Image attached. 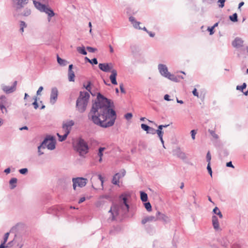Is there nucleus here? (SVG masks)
Returning <instances> with one entry per match:
<instances>
[{
    "mask_svg": "<svg viewBox=\"0 0 248 248\" xmlns=\"http://www.w3.org/2000/svg\"><path fill=\"white\" fill-rule=\"evenodd\" d=\"M120 175L119 173H117L113 177L112 183L115 185H118L119 183V179L120 178Z\"/></svg>",
    "mask_w": 248,
    "mask_h": 248,
    "instance_id": "4be33fe9",
    "label": "nucleus"
},
{
    "mask_svg": "<svg viewBox=\"0 0 248 248\" xmlns=\"http://www.w3.org/2000/svg\"><path fill=\"white\" fill-rule=\"evenodd\" d=\"M206 161L208 162V164H211V155L210 151H208L207 153L206 156Z\"/></svg>",
    "mask_w": 248,
    "mask_h": 248,
    "instance_id": "58836bf2",
    "label": "nucleus"
},
{
    "mask_svg": "<svg viewBox=\"0 0 248 248\" xmlns=\"http://www.w3.org/2000/svg\"><path fill=\"white\" fill-rule=\"evenodd\" d=\"M31 11L30 9H28V8H26L23 13L22 14V15L23 16H29V15H31Z\"/></svg>",
    "mask_w": 248,
    "mask_h": 248,
    "instance_id": "f704fd0d",
    "label": "nucleus"
},
{
    "mask_svg": "<svg viewBox=\"0 0 248 248\" xmlns=\"http://www.w3.org/2000/svg\"><path fill=\"white\" fill-rule=\"evenodd\" d=\"M108 212L109 213H111V216H112V220H115V216H114V212H115L116 215H118V211H115L114 209L113 210V211H112V208H111V209L109 210V211Z\"/></svg>",
    "mask_w": 248,
    "mask_h": 248,
    "instance_id": "79ce46f5",
    "label": "nucleus"
},
{
    "mask_svg": "<svg viewBox=\"0 0 248 248\" xmlns=\"http://www.w3.org/2000/svg\"><path fill=\"white\" fill-rule=\"evenodd\" d=\"M213 212L214 214L218 215L220 218H221L223 217L222 214L217 207H216L214 208Z\"/></svg>",
    "mask_w": 248,
    "mask_h": 248,
    "instance_id": "c756f323",
    "label": "nucleus"
},
{
    "mask_svg": "<svg viewBox=\"0 0 248 248\" xmlns=\"http://www.w3.org/2000/svg\"><path fill=\"white\" fill-rule=\"evenodd\" d=\"M229 18L232 22H237L238 21V16L237 13H235L232 16H230Z\"/></svg>",
    "mask_w": 248,
    "mask_h": 248,
    "instance_id": "7c9ffc66",
    "label": "nucleus"
},
{
    "mask_svg": "<svg viewBox=\"0 0 248 248\" xmlns=\"http://www.w3.org/2000/svg\"><path fill=\"white\" fill-rule=\"evenodd\" d=\"M77 50L78 53L84 55H86L87 54V51L85 50V48L84 46L77 47Z\"/></svg>",
    "mask_w": 248,
    "mask_h": 248,
    "instance_id": "cd10ccee",
    "label": "nucleus"
},
{
    "mask_svg": "<svg viewBox=\"0 0 248 248\" xmlns=\"http://www.w3.org/2000/svg\"><path fill=\"white\" fill-rule=\"evenodd\" d=\"M244 41L240 37H236L232 42V45L233 47L238 48L243 46Z\"/></svg>",
    "mask_w": 248,
    "mask_h": 248,
    "instance_id": "4468645a",
    "label": "nucleus"
},
{
    "mask_svg": "<svg viewBox=\"0 0 248 248\" xmlns=\"http://www.w3.org/2000/svg\"><path fill=\"white\" fill-rule=\"evenodd\" d=\"M219 242L221 246L225 248L227 247L229 244V242L226 238H222L219 239Z\"/></svg>",
    "mask_w": 248,
    "mask_h": 248,
    "instance_id": "393cba45",
    "label": "nucleus"
},
{
    "mask_svg": "<svg viewBox=\"0 0 248 248\" xmlns=\"http://www.w3.org/2000/svg\"><path fill=\"white\" fill-rule=\"evenodd\" d=\"M190 133H191V138L192 139V140H195V135L196 134V131L195 130H192L190 132Z\"/></svg>",
    "mask_w": 248,
    "mask_h": 248,
    "instance_id": "3c124183",
    "label": "nucleus"
},
{
    "mask_svg": "<svg viewBox=\"0 0 248 248\" xmlns=\"http://www.w3.org/2000/svg\"><path fill=\"white\" fill-rule=\"evenodd\" d=\"M73 65V64H70L68 67V80L69 81H74L75 80V73L72 70Z\"/></svg>",
    "mask_w": 248,
    "mask_h": 248,
    "instance_id": "a211bd4d",
    "label": "nucleus"
},
{
    "mask_svg": "<svg viewBox=\"0 0 248 248\" xmlns=\"http://www.w3.org/2000/svg\"><path fill=\"white\" fill-rule=\"evenodd\" d=\"M42 148V146L41 145H39L38 147V154H39V155H42L43 154H44V153L41 152V149Z\"/></svg>",
    "mask_w": 248,
    "mask_h": 248,
    "instance_id": "052dcab7",
    "label": "nucleus"
},
{
    "mask_svg": "<svg viewBox=\"0 0 248 248\" xmlns=\"http://www.w3.org/2000/svg\"><path fill=\"white\" fill-rule=\"evenodd\" d=\"M43 149L46 147L50 150H54L56 147V140L54 136L47 135L44 139L41 144Z\"/></svg>",
    "mask_w": 248,
    "mask_h": 248,
    "instance_id": "39448f33",
    "label": "nucleus"
},
{
    "mask_svg": "<svg viewBox=\"0 0 248 248\" xmlns=\"http://www.w3.org/2000/svg\"><path fill=\"white\" fill-rule=\"evenodd\" d=\"M28 170L27 168L21 169L19 170L20 173L22 174H25L28 172Z\"/></svg>",
    "mask_w": 248,
    "mask_h": 248,
    "instance_id": "de8ad7c7",
    "label": "nucleus"
},
{
    "mask_svg": "<svg viewBox=\"0 0 248 248\" xmlns=\"http://www.w3.org/2000/svg\"><path fill=\"white\" fill-rule=\"evenodd\" d=\"M166 78H167L169 79L170 80L174 81V82H178V78L177 77H176L174 75L171 74L169 72V73L167 75V76L165 77Z\"/></svg>",
    "mask_w": 248,
    "mask_h": 248,
    "instance_id": "a878e982",
    "label": "nucleus"
},
{
    "mask_svg": "<svg viewBox=\"0 0 248 248\" xmlns=\"http://www.w3.org/2000/svg\"><path fill=\"white\" fill-rule=\"evenodd\" d=\"M226 166L227 167H231V168H234V166L232 164V161H230V162H227L226 163Z\"/></svg>",
    "mask_w": 248,
    "mask_h": 248,
    "instance_id": "680f3d73",
    "label": "nucleus"
},
{
    "mask_svg": "<svg viewBox=\"0 0 248 248\" xmlns=\"http://www.w3.org/2000/svg\"><path fill=\"white\" fill-rule=\"evenodd\" d=\"M43 90V87L42 86H40L39 89H38L37 91V93H36V94L37 95H39L40 93V92H41Z\"/></svg>",
    "mask_w": 248,
    "mask_h": 248,
    "instance_id": "e2e57ef3",
    "label": "nucleus"
},
{
    "mask_svg": "<svg viewBox=\"0 0 248 248\" xmlns=\"http://www.w3.org/2000/svg\"><path fill=\"white\" fill-rule=\"evenodd\" d=\"M156 220L162 221L164 222L165 223H167L170 221V219L169 217L158 211H157L156 213Z\"/></svg>",
    "mask_w": 248,
    "mask_h": 248,
    "instance_id": "9b49d317",
    "label": "nucleus"
},
{
    "mask_svg": "<svg viewBox=\"0 0 248 248\" xmlns=\"http://www.w3.org/2000/svg\"><path fill=\"white\" fill-rule=\"evenodd\" d=\"M192 93L194 96H197L198 97H199V93L196 88H194V90H193Z\"/></svg>",
    "mask_w": 248,
    "mask_h": 248,
    "instance_id": "13d9d810",
    "label": "nucleus"
},
{
    "mask_svg": "<svg viewBox=\"0 0 248 248\" xmlns=\"http://www.w3.org/2000/svg\"><path fill=\"white\" fill-rule=\"evenodd\" d=\"M140 199L143 202H146L148 200V195L146 193L143 191H140Z\"/></svg>",
    "mask_w": 248,
    "mask_h": 248,
    "instance_id": "bb28decb",
    "label": "nucleus"
},
{
    "mask_svg": "<svg viewBox=\"0 0 248 248\" xmlns=\"http://www.w3.org/2000/svg\"><path fill=\"white\" fill-rule=\"evenodd\" d=\"M149 36L151 37H154L155 35V33L154 32H153L152 31H148L147 32Z\"/></svg>",
    "mask_w": 248,
    "mask_h": 248,
    "instance_id": "774afa93",
    "label": "nucleus"
},
{
    "mask_svg": "<svg viewBox=\"0 0 248 248\" xmlns=\"http://www.w3.org/2000/svg\"><path fill=\"white\" fill-rule=\"evenodd\" d=\"M0 109L2 113L6 114L7 113V109L5 106L0 103Z\"/></svg>",
    "mask_w": 248,
    "mask_h": 248,
    "instance_id": "4c0bfd02",
    "label": "nucleus"
},
{
    "mask_svg": "<svg viewBox=\"0 0 248 248\" xmlns=\"http://www.w3.org/2000/svg\"><path fill=\"white\" fill-rule=\"evenodd\" d=\"M120 89L121 91V92L123 93H125V91L124 88V85L123 83H121L120 84Z\"/></svg>",
    "mask_w": 248,
    "mask_h": 248,
    "instance_id": "5fc2aeb1",
    "label": "nucleus"
},
{
    "mask_svg": "<svg viewBox=\"0 0 248 248\" xmlns=\"http://www.w3.org/2000/svg\"><path fill=\"white\" fill-rule=\"evenodd\" d=\"M73 186L74 190L76 189V187H83L85 186L87 184V179L83 177H76L72 179Z\"/></svg>",
    "mask_w": 248,
    "mask_h": 248,
    "instance_id": "423d86ee",
    "label": "nucleus"
},
{
    "mask_svg": "<svg viewBox=\"0 0 248 248\" xmlns=\"http://www.w3.org/2000/svg\"><path fill=\"white\" fill-rule=\"evenodd\" d=\"M90 94L87 92H80L76 101V108L80 113L85 111L89 102Z\"/></svg>",
    "mask_w": 248,
    "mask_h": 248,
    "instance_id": "f03ea898",
    "label": "nucleus"
},
{
    "mask_svg": "<svg viewBox=\"0 0 248 248\" xmlns=\"http://www.w3.org/2000/svg\"><path fill=\"white\" fill-rule=\"evenodd\" d=\"M57 60L58 63L62 66H64L67 65L68 62L64 59L61 58L58 55L57 56Z\"/></svg>",
    "mask_w": 248,
    "mask_h": 248,
    "instance_id": "412c9836",
    "label": "nucleus"
},
{
    "mask_svg": "<svg viewBox=\"0 0 248 248\" xmlns=\"http://www.w3.org/2000/svg\"><path fill=\"white\" fill-rule=\"evenodd\" d=\"M90 63L92 64H97L98 63V61L96 58H94L93 59L91 60Z\"/></svg>",
    "mask_w": 248,
    "mask_h": 248,
    "instance_id": "864d4df0",
    "label": "nucleus"
},
{
    "mask_svg": "<svg viewBox=\"0 0 248 248\" xmlns=\"http://www.w3.org/2000/svg\"><path fill=\"white\" fill-rule=\"evenodd\" d=\"M58 95V90L56 87H53L51 89L50 96V103L52 105H54L57 101Z\"/></svg>",
    "mask_w": 248,
    "mask_h": 248,
    "instance_id": "6e6552de",
    "label": "nucleus"
},
{
    "mask_svg": "<svg viewBox=\"0 0 248 248\" xmlns=\"http://www.w3.org/2000/svg\"><path fill=\"white\" fill-rule=\"evenodd\" d=\"M74 124L75 123L73 120H69L63 123L62 124V128L64 132L69 134L72 129V127Z\"/></svg>",
    "mask_w": 248,
    "mask_h": 248,
    "instance_id": "1a4fd4ad",
    "label": "nucleus"
},
{
    "mask_svg": "<svg viewBox=\"0 0 248 248\" xmlns=\"http://www.w3.org/2000/svg\"><path fill=\"white\" fill-rule=\"evenodd\" d=\"M33 99L34 100V101L32 103V105L33 106L35 109H37L38 108L37 97L36 96H34L33 97Z\"/></svg>",
    "mask_w": 248,
    "mask_h": 248,
    "instance_id": "37998d69",
    "label": "nucleus"
},
{
    "mask_svg": "<svg viewBox=\"0 0 248 248\" xmlns=\"http://www.w3.org/2000/svg\"><path fill=\"white\" fill-rule=\"evenodd\" d=\"M113 107L114 103L111 100L98 93L96 99L88 113V119L101 127H111L114 125L117 118Z\"/></svg>",
    "mask_w": 248,
    "mask_h": 248,
    "instance_id": "f257e3e1",
    "label": "nucleus"
},
{
    "mask_svg": "<svg viewBox=\"0 0 248 248\" xmlns=\"http://www.w3.org/2000/svg\"><path fill=\"white\" fill-rule=\"evenodd\" d=\"M68 135H69V134H67L65 132H64V134L63 135H61L58 133L57 134V135L59 138V140L61 142L65 140L66 139Z\"/></svg>",
    "mask_w": 248,
    "mask_h": 248,
    "instance_id": "c85d7f7f",
    "label": "nucleus"
},
{
    "mask_svg": "<svg viewBox=\"0 0 248 248\" xmlns=\"http://www.w3.org/2000/svg\"><path fill=\"white\" fill-rule=\"evenodd\" d=\"M99 68L105 72H108L112 70L113 65L112 63H102L98 65Z\"/></svg>",
    "mask_w": 248,
    "mask_h": 248,
    "instance_id": "f8f14e48",
    "label": "nucleus"
},
{
    "mask_svg": "<svg viewBox=\"0 0 248 248\" xmlns=\"http://www.w3.org/2000/svg\"><path fill=\"white\" fill-rule=\"evenodd\" d=\"M212 224L214 228L216 230H218L219 229V222L218 220L217 216H213L212 217Z\"/></svg>",
    "mask_w": 248,
    "mask_h": 248,
    "instance_id": "aec40b11",
    "label": "nucleus"
},
{
    "mask_svg": "<svg viewBox=\"0 0 248 248\" xmlns=\"http://www.w3.org/2000/svg\"><path fill=\"white\" fill-rule=\"evenodd\" d=\"M17 179L16 178H12L9 181L10 185V188L11 189H14L16 186Z\"/></svg>",
    "mask_w": 248,
    "mask_h": 248,
    "instance_id": "b1692460",
    "label": "nucleus"
},
{
    "mask_svg": "<svg viewBox=\"0 0 248 248\" xmlns=\"http://www.w3.org/2000/svg\"><path fill=\"white\" fill-rule=\"evenodd\" d=\"M91 81H88L87 85L86 86L84 85V87L85 88V89L89 91L92 95H94L91 92Z\"/></svg>",
    "mask_w": 248,
    "mask_h": 248,
    "instance_id": "c9c22d12",
    "label": "nucleus"
},
{
    "mask_svg": "<svg viewBox=\"0 0 248 248\" xmlns=\"http://www.w3.org/2000/svg\"><path fill=\"white\" fill-rule=\"evenodd\" d=\"M14 3L16 5L17 9H21L25 5L28 3V0H13Z\"/></svg>",
    "mask_w": 248,
    "mask_h": 248,
    "instance_id": "2eb2a0df",
    "label": "nucleus"
},
{
    "mask_svg": "<svg viewBox=\"0 0 248 248\" xmlns=\"http://www.w3.org/2000/svg\"><path fill=\"white\" fill-rule=\"evenodd\" d=\"M17 81H15L12 86H7L4 84L1 85L2 90L6 94H10L14 92L16 89Z\"/></svg>",
    "mask_w": 248,
    "mask_h": 248,
    "instance_id": "0eeeda50",
    "label": "nucleus"
},
{
    "mask_svg": "<svg viewBox=\"0 0 248 248\" xmlns=\"http://www.w3.org/2000/svg\"><path fill=\"white\" fill-rule=\"evenodd\" d=\"M85 201V198L84 197H81L80 198V199L79 200L78 202V203L79 204L80 203H81L82 202H84Z\"/></svg>",
    "mask_w": 248,
    "mask_h": 248,
    "instance_id": "338daca9",
    "label": "nucleus"
},
{
    "mask_svg": "<svg viewBox=\"0 0 248 248\" xmlns=\"http://www.w3.org/2000/svg\"><path fill=\"white\" fill-rule=\"evenodd\" d=\"M156 132V130L151 127H149V128L148 130V131L147 132V134H155Z\"/></svg>",
    "mask_w": 248,
    "mask_h": 248,
    "instance_id": "a19ab883",
    "label": "nucleus"
},
{
    "mask_svg": "<svg viewBox=\"0 0 248 248\" xmlns=\"http://www.w3.org/2000/svg\"><path fill=\"white\" fill-rule=\"evenodd\" d=\"M105 147H100L98 149V155L99 156V157H102L103 155V151L105 150Z\"/></svg>",
    "mask_w": 248,
    "mask_h": 248,
    "instance_id": "ea45409f",
    "label": "nucleus"
},
{
    "mask_svg": "<svg viewBox=\"0 0 248 248\" xmlns=\"http://www.w3.org/2000/svg\"><path fill=\"white\" fill-rule=\"evenodd\" d=\"M130 49L131 50V52L134 54L135 53V51L137 50V46H130Z\"/></svg>",
    "mask_w": 248,
    "mask_h": 248,
    "instance_id": "bf43d9fd",
    "label": "nucleus"
},
{
    "mask_svg": "<svg viewBox=\"0 0 248 248\" xmlns=\"http://www.w3.org/2000/svg\"><path fill=\"white\" fill-rule=\"evenodd\" d=\"M164 100L168 101L170 100V95L168 94H166L164 95Z\"/></svg>",
    "mask_w": 248,
    "mask_h": 248,
    "instance_id": "0e129e2a",
    "label": "nucleus"
},
{
    "mask_svg": "<svg viewBox=\"0 0 248 248\" xmlns=\"http://www.w3.org/2000/svg\"><path fill=\"white\" fill-rule=\"evenodd\" d=\"M158 70L160 75L165 78L169 73L167 66L164 64L159 63L158 65Z\"/></svg>",
    "mask_w": 248,
    "mask_h": 248,
    "instance_id": "ddd939ff",
    "label": "nucleus"
},
{
    "mask_svg": "<svg viewBox=\"0 0 248 248\" xmlns=\"http://www.w3.org/2000/svg\"><path fill=\"white\" fill-rule=\"evenodd\" d=\"M86 49L89 52L91 53H93L97 50L96 48L92 47L91 46H87Z\"/></svg>",
    "mask_w": 248,
    "mask_h": 248,
    "instance_id": "a18cd8bd",
    "label": "nucleus"
},
{
    "mask_svg": "<svg viewBox=\"0 0 248 248\" xmlns=\"http://www.w3.org/2000/svg\"><path fill=\"white\" fill-rule=\"evenodd\" d=\"M207 170L211 177H212V170L211 167V164H207Z\"/></svg>",
    "mask_w": 248,
    "mask_h": 248,
    "instance_id": "09e8293b",
    "label": "nucleus"
},
{
    "mask_svg": "<svg viewBox=\"0 0 248 248\" xmlns=\"http://www.w3.org/2000/svg\"><path fill=\"white\" fill-rule=\"evenodd\" d=\"M111 74L109 76V79L113 85H117V82L116 80V77L117 75V71L115 69H112L111 71Z\"/></svg>",
    "mask_w": 248,
    "mask_h": 248,
    "instance_id": "dca6fc26",
    "label": "nucleus"
},
{
    "mask_svg": "<svg viewBox=\"0 0 248 248\" xmlns=\"http://www.w3.org/2000/svg\"><path fill=\"white\" fill-rule=\"evenodd\" d=\"M232 248H241V247L239 243H235L232 245Z\"/></svg>",
    "mask_w": 248,
    "mask_h": 248,
    "instance_id": "6e6d98bb",
    "label": "nucleus"
},
{
    "mask_svg": "<svg viewBox=\"0 0 248 248\" xmlns=\"http://www.w3.org/2000/svg\"><path fill=\"white\" fill-rule=\"evenodd\" d=\"M172 154L174 156H176L182 160H185L186 158L185 153L183 152L179 147H177L173 149L172 150Z\"/></svg>",
    "mask_w": 248,
    "mask_h": 248,
    "instance_id": "9d476101",
    "label": "nucleus"
},
{
    "mask_svg": "<svg viewBox=\"0 0 248 248\" xmlns=\"http://www.w3.org/2000/svg\"><path fill=\"white\" fill-rule=\"evenodd\" d=\"M208 132L215 139L217 140L218 138V135L215 133V131L209 129Z\"/></svg>",
    "mask_w": 248,
    "mask_h": 248,
    "instance_id": "72a5a7b5",
    "label": "nucleus"
},
{
    "mask_svg": "<svg viewBox=\"0 0 248 248\" xmlns=\"http://www.w3.org/2000/svg\"><path fill=\"white\" fill-rule=\"evenodd\" d=\"M226 0H218L217 1L219 8H222L224 7Z\"/></svg>",
    "mask_w": 248,
    "mask_h": 248,
    "instance_id": "e433bc0d",
    "label": "nucleus"
},
{
    "mask_svg": "<svg viewBox=\"0 0 248 248\" xmlns=\"http://www.w3.org/2000/svg\"><path fill=\"white\" fill-rule=\"evenodd\" d=\"M156 216H147L145 217L143 219L141 220V223L142 224H145L148 222H152V221H156Z\"/></svg>",
    "mask_w": 248,
    "mask_h": 248,
    "instance_id": "6ab92c4d",
    "label": "nucleus"
},
{
    "mask_svg": "<svg viewBox=\"0 0 248 248\" xmlns=\"http://www.w3.org/2000/svg\"><path fill=\"white\" fill-rule=\"evenodd\" d=\"M132 116L133 115L131 113H127L126 114H125L124 117L126 119L128 120L131 119Z\"/></svg>",
    "mask_w": 248,
    "mask_h": 248,
    "instance_id": "8fccbe9b",
    "label": "nucleus"
},
{
    "mask_svg": "<svg viewBox=\"0 0 248 248\" xmlns=\"http://www.w3.org/2000/svg\"><path fill=\"white\" fill-rule=\"evenodd\" d=\"M149 126H148V125L146 124H141V128L144 130V131H146V132L148 131V129L149 128Z\"/></svg>",
    "mask_w": 248,
    "mask_h": 248,
    "instance_id": "c03bdc74",
    "label": "nucleus"
},
{
    "mask_svg": "<svg viewBox=\"0 0 248 248\" xmlns=\"http://www.w3.org/2000/svg\"><path fill=\"white\" fill-rule=\"evenodd\" d=\"M207 30L210 32V35H212L214 33V28L213 27H208L207 29Z\"/></svg>",
    "mask_w": 248,
    "mask_h": 248,
    "instance_id": "4d7b16f0",
    "label": "nucleus"
},
{
    "mask_svg": "<svg viewBox=\"0 0 248 248\" xmlns=\"http://www.w3.org/2000/svg\"><path fill=\"white\" fill-rule=\"evenodd\" d=\"M120 198L121 199H122V200H123V203L125 206V207L126 208V209H127V211H128L129 208V206L127 202V198L126 197V196L125 195H124V194H122L120 196Z\"/></svg>",
    "mask_w": 248,
    "mask_h": 248,
    "instance_id": "5701e85b",
    "label": "nucleus"
},
{
    "mask_svg": "<svg viewBox=\"0 0 248 248\" xmlns=\"http://www.w3.org/2000/svg\"><path fill=\"white\" fill-rule=\"evenodd\" d=\"M144 205L147 211L150 212L152 211V206L149 202H145Z\"/></svg>",
    "mask_w": 248,
    "mask_h": 248,
    "instance_id": "2f4dec72",
    "label": "nucleus"
},
{
    "mask_svg": "<svg viewBox=\"0 0 248 248\" xmlns=\"http://www.w3.org/2000/svg\"><path fill=\"white\" fill-rule=\"evenodd\" d=\"M74 148L81 156L86 155L89 150L87 142L82 138H79L77 139Z\"/></svg>",
    "mask_w": 248,
    "mask_h": 248,
    "instance_id": "7ed1b4c3",
    "label": "nucleus"
},
{
    "mask_svg": "<svg viewBox=\"0 0 248 248\" xmlns=\"http://www.w3.org/2000/svg\"><path fill=\"white\" fill-rule=\"evenodd\" d=\"M156 133L157 134L158 137L159 138L160 140H162V138H163V136L164 132L163 131L160 130H156Z\"/></svg>",
    "mask_w": 248,
    "mask_h": 248,
    "instance_id": "49530a36",
    "label": "nucleus"
},
{
    "mask_svg": "<svg viewBox=\"0 0 248 248\" xmlns=\"http://www.w3.org/2000/svg\"><path fill=\"white\" fill-rule=\"evenodd\" d=\"M9 234H10L9 232H6V233H5L4 238H3L4 243H5L7 241L8 237L9 236Z\"/></svg>",
    "mask_w": 248,
    "mask_h": 248,
    "instance_id": "603ef678",
    "label": "nucleus"
},
{
    "mask_svg": "<svg viewBox=\"0 0 248 248\" xmlns=\"http://www.w3.org/2000/svg\"><path fill=\"white\" fill-rule=\"evenodd\" d=\"M129 21L131 23L135 29L139 30L141 29V28L140 26V22L137 21L134 16H130L129 17Z\"/></svg>",
    "mask_w": 248,
    "mask_h": 248,
    "instance_id": "f3484780",
    "label": "nucleus"
},
{
    "mask_svg": "<svg viewBox=\"0 0 248 248\" xmlns=\"http://www.w3.org/2000/svg\"><path fill=\"white\" fill-rule=\"evenodd\" d=\"M247 87V84L246 83H243L242 85H238L236 86V90L241 91V92L243 91V90L245 89Z\"/></svg>",
    "mask_w": 248,
    "mask_h": 248,
    "instance_id": "473e14b6",
    "label": "nucleus"
},
{
    "mask_svg": "<svg viewBox=\"0 0 248 248\" xmlns=\"http://www.w3.org/2000/svg\"><path fill=\"white\" fill-rule=\"evenodd\" d=\"M33 4L35 7L41 12L46 13L48 16V20L49 21L52 17L54 16L55 13L53 10L48 5L42 4L39 1L35 0H33Z\"/></svg>",
    "mask_w": 248,
    "mask_h": 248,
    "instance_id": "20e7f679",
    "label": "nucleus"
},
{
    "mask_svg": "<svg viewBox=\"0 0 248 248\" xmlns=\"http://www.w3.org/2000/svg\"><path fill=\"white\" fill-rule=\"evenodd\" d=\"M98 179H99V180L101 181V184L102 185H103V182H104V179H103V177L101 176V174H99L98 175Z\"/></svg>",
    "mask_w": 248,
    "mask_h": 248,
    "instance_id": "69168bd1",
    "label": "nucleus"
}]
</instances>
